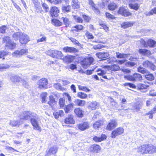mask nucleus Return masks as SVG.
Listing matches in <instances>:
<instances>
[{
  "mask_svg": "<svg viewBox=\"0 0 156 156\" xmlns=\"http://www.w3.org/2000/svg\"><path fill=\"white\" fill-rule=\"evenodd\" d=\"M36 115V114L34 113L30 112L25 111L23 113L22 115H20V118L21 120L23 121V119L31 120L32 118L35 117Z\"/></svg>",
  "mask_w": 156,
  "mask_h": 156,
  "instance_id": "f257e3e1",
  "label": "nucleus"
},
{
  "mask_svg": "<svg viewBox=\"0 0 156 156\" xmlns=\"http://www.w3.org/2000/svg\"><path fill=\"white\" fill-rule=\"evenodd\" d=\"M140 44L144 47L147 48L148 47L151 48H153L155 46L156 42L154 40L149 39L147 42H146L143 39H141L140 41Z\"/></svg>",
  "mask_w": 156,
  "mask_h": 156,
  "instance_id": "f03ea898",
  "label": "nucleus"
},
{
  "mask_svg": "<svg viewBox=\"0 0 156 156\" xmlns=\"http://www.w3.org/2000/svg\"><path fill=\"white\" fill-rule=\"evenodd\" d=\"M48 54L53 58H62L63 55L61 51L56 50H50L48 52Z\"/></svg>",
  "mask_w": 156,
  "mask_h": 156,
  "instance_id": "7ed1b4c3",
  "label": "nucleus"
},
{
  "mask_svg": "<svg viewBox=\"0 0 156 156\" xmlns=\"http://www.w3.org/2000/svg\"><path fill=\"white\" fill-rule=\"evenodd\" d=\"M125 77L128 80L131 81H141L142 80V76L138 73H135L133 75L125 76Z\"/></svg>",
  "mask_w": 156,
  "mask_h": 156,
  "instance_id": "20e7f679",
  "label": "nucleus"
},
{
  "mask_svg": "<svg viewBox=\"0 0 156 156\" xmlns=\"http://www.w3.org/2000/svg\"><path fill=\"white\" fill-rule=\"evenodd\" d=\"M94 60V59L92 57H87L84 59L81 62V64L83 68L86 69L93 62Z\"/></svg>",
  "mask_w": 156,
  "mask_h": 156,
  "instance_id": "39448f33",
  "label": "nucleus"
},
{
  "mask_svg": "<svg viewBox=\"0 0 156 156\" xmlns=\"http://www.w3.org/2000/svg\"><path fill=\"white\" fill-rule=\"evenodd\" d=\"M94 60V59L92 57H87L84 59L81 62V64L83 68L86 69L93 62Z\"/></svg>",
  "mask_w": 156,
  "mask_h": 156,
  "instance_id": "423d86ee",
  "label": "nucleus"
},
{
  "mask_svg": "<svg viewBox=\"0 0 156 156\" xmlns=\"http://www.w3.org/2000/svg\"><path fill=\"white\" fill-rule=\"evenodd\" d=\"M94 60V59L92 57H87L84 59L81 62V64L83 68L86 69L93 62Z\"/></svg>",
  "mask_w": 156,
  "mask_h": 156,
  "instance_id": "0eeeda50",
  "label": "nucleus"
},
{
  "mask_svg": "<svg viewBox=\"0 0 156 156\" xmlns=\"http://www.w3.org/2000/svg\"><path fill=\"white\" fill-rule=\"evenodd\" d=\"M3 41L5 43L6 46H8L10 49H14L16 44L10 40V37H5L3 38Z\"/></svg>",
  "mask_w": 156,
  "mask_h": 156,
  "instance_id": "6e6552de",
  "label": "nucleus"
},
{
  "mask_svg": "<svg viewBox=\"0 0 156 156\" xmlns=\"http://www.w3.org/2000/svg\"><path fill=\"white\" fill-rule=\"evenodd\" d=\"M28 53V51L27 49H22L20 50L15 51L12 53V55L14 57H17L26 55Z\"/></svg>",
  "mask_w": 156,
  "mask_h": 156,
  "instance_id": "1a4fd4ad",
  "label": "nucleus"
},
{
  "mask_svg": "<svg viewBox=\"0 0 156 156\" xmlns=\"http://www.w3.org/2000/svg\"><path fill=\"white\" fill-rule=\"evenodd\" d=\"M118 12L124 16H128L131 15V13L129 11L127 8L125 7H120Z\"/></svg>",
  "mask_w": 156,
  "mask_h": 156,
  "instance_id": "9d476101",
  "label": "nucleus"
},
{
  "mask_svg": "<svg viewBox=\"0 0 156 156\" xmlns=\"http://www.w3.org/2000/svg\"><path fill=\"white\" fill-rule=\"evenodd\" d=\"M124 129L122 127H119L113 131L111 133V137L115 138L116 136L120 135L124 132Z\"/></svg>",
  "mask_w": 156,
  "mask_h": 156,
  "instance_id": "9b49d317",
  "label": "nucleus"
},
{
  "mask_svg": "<svg viewBox=\"0 0 156 156\" xmlns=\"http://www.w3.org/2000/svg\"><path fill=\"white\" fill-rule=\"evenodd\" d=\"M116 57L118 58H126L130 60L134 61V59H136L137 58L133 57L132 56H130L129 54H121L119 52H116Z\"/></svg>",
  "mask_w": 156,
  "mask_h": 156,
  "instance_id": "f8f14e48",
  "label": "nucleus"
},
{
  "mask_svg": "<svg viewBox=\"0 0 156 156\" xmlns=\"http://www.w3.org/2000/svg\"><path fill=\"white\" fill-rule=\"evenodd\" d=\"M148 145H143L137 148V152L141 154H148Z\"/></svg>",
  "mask_w": 156,
  "mask_h": 156,
  "instance_id": "ddd939ff",
  "label": "nucleus"
},
{
  "mask_svg": "<svg viewBox=\"0 0 156 156\" xmlns=\"http://www.w3.org/2000/svg\"><path fill=\"white\" fill-rule=\"evenodd\" d=\"M10 80L14 83L17 85L20 84L22 78L19 76L15 75H12L10 77Z\"/></svg>",
  "mask_w": 156,
  "mask_h": 156,
  "instance_id": "4468645a",
  "label": "nucleus"
},
{
  "mask_svg": "<svg viewBox=\"0 0 156 156\" xmlns=\"http://www.w3.org/2000/svg\"><path fill=\"white\" fill-rule=\"evenodd\" d=\"M30 41V38L27 34L22 33L20 37V41L22 44H26Z\"/></svg>",
  "mask_w": 156,
  "mask_h": 156,
  "instance_id": "2eb2a0df",
  "label": "nucleus"
},
{
  "mask_svg": "<svg viewBox=\"0 0 156 156\" xmlns=\"http://www.w3.org/2000/svg\"><path fill=\"white\" fill-rule=\"evenodd\" d=\"M77 127L79 129L84 131L89 128V124L88 122H83L78 124Z\"/></svg>",
  "mask_w": 156,
  "mask_h": 156,
  "instance_id": "dca6fc26",
  "label": "nucleus"
},
{
  "mask_svg": "<svg viewBox=\"0 0 156 156\" xmlns=\"http://www.w3.org/2000/svg\"><path fill=\"white\" fill-rule=\"evenodd\" d=\"M117 126L116 121L114 119L111 120L108 124L106 129L108 130H111Z\"/></svg>",
  "mask_w": 156,
  "mask_h": 156,
  "instance_id": "f3484780",
  "label": "nucleus"
},
{
  "mask_svg": "<svg viewBox=\"0 0 156 156\" xmlns=\"http://www.w3.org/2000/svg\"><path fill=\"white\" fill-rule=\"evenodd\" d=\"M35 118H36V116L35 117L31 119L30 120L31 122L34 127V129L41 131V129L39 126L38 122Z\"/></svg>",
  "mask_w": 156,
  "mask_h": 156,
  "instance_id": "a211bd4d",
  "label": "nucleus"
},
{
  "mask_svg": "<svg viewBox=\"0 0 156 156\" xmlns=\"http://www.w3.org/2000/svg\"><path fill=\"white\" fill-rule=\"evenodd\" d=\"M48 83V80L45 78H42L40 79L38 83L39 87L41 89L43 88H47V85Z\"/></svg>",
  "mask_w": 156,
  "mask_h": 156,
  "instance_id": "6ab92c4d",
  "label": "nucleus"
},
{
  "mask_svg": "<svg viewBox=\"0 0 156 156\" xmlns=\"http://www.w3.org/2000/svg\"><path fill=\"white\" fill-rule=\"evenodd\" d=\"M57 150L58 148L56 147H52L46 151L45 156H50L54 155L56 153Z\"/></svg>",
  "mask_w": 156,
  "mask_h": 156,
  "instance_id": "aec40b11",
  "label": "nucleus"
},
{
  "mask_svg": "<svg viewBox=\"0 0 156 156\" xmlns=\"http://www.w3.org/2000/svg\"><path fill=\"white\" fill-rule=\"evenodd\" d=\"M96 56L99 58L103 60L106 59L109 56V53L107 51L105 52H99L96 54Z\"/></svg>",
  "mask_w": 156,
  "mask_h": 156,
  "instance_id": "412c9836",
  "label": "nucleus"
},
{
  "mask_svg": "<svg viewBox=\"0 0 156 156\" xmlns=\"http://www.w3.org/2000/svg\"><path fill=\"white\" fill-rule=\"evenodd\" d=\"M22 123L23 121L21 120L20 117L18 120H10L9 123V125L12 127L19 126Z\"/></svg>",
  "mask_w": 156,
  "mask_h": 156,
  "instance_id": "4be33fe9",
  "label": "nucleus"
},
{
  "mask_svg": "<svg viewBox=\"0 0 156 156\" xmlns=\"http://www.w3.org/2000/svg\"><path fill=\"white\" fill-rule=\"evenodd\" d=\"M59 13V10L55 6L52 7L50 11V13L52 17H57L58 16V14Z\"/></svg>",
  "mask_w": 156,
  "mask_h": 156,
  "instance_id": "5701e85b",
  "label": "nucleus"
},
{
  "mask_svg": "<svg viewBox=\"0 0 156 156\" xmlns=\"http://www.w3.org/2000/svg\"><path fill=\"white\" fill-rule=\"evenodd\" d=\"M66 124H74L75 121L73 119V116L72 115H69L65 119L64 121Z\"/></svg>",
  "mask_w": 156,
  "mask_h": 156,
  "instance_id": "b1692460",
  "label": "nucleus"
},
{
  "mask_svg": "<svg viewBox=\"0 0 156 156\" xmlns=\"http://www.w3.org/2000/svg\"><path fill=\"white\" fill-rule=\"evenodd\" d=\"M64 51L66 52L76 53L78 51V50L73 47H66L63 48Z\"/></svg>",
  "mask_w": 156,
  "mask_h": 156,
  "instance_id": "393cba45",
  "label": "nucleus"
},
{
  "mask_svg": "<svg viewBox=\"0 0 156 156\" xmlns=\"http://www.w3.org/2000/svg\"><path fill=\"white\" fill-rule=\"evenodd\" d=\"M101 149V147L99 145L94 144L90 146L89 150L91 152L98 153L100 151Z\"/></svg>",
  "mask_w": 156,
  "mask_h": 156,
  "instance_id": "a878e982",
  "label": "nucleus"
},
{
  "mask_svg": "<svg viewBox=\"0 0 156 156\" xmlns=\"http://www.w3.org/2000/svg\"><path fill=\"white\" fill-rule=\"evenodd\" d=\"M143 66L145 67L149 68L152 70H154L156 69V67L154 65L148 61H146L144 62Z\"/></svg>",
  "mask_w": 156,
  "mask_h": 156,
  "instance_id": "bb28decb",
  "label": "nucleus"
},
{
  "mask_svg": "<svg viewBox=\"0 0 156 156\" xmlns=\"http://www.w3.org/2000/svg\"><path fill=\"white\" fill-rule=\"evenodd\" d=\"M99 106V104L96 101L91 102L88 106L89 109L92 110H94Z\"/></svg>",
  "mask_w": 156,
  "mask_h": 156,
  "instance_id": "cd10ccee",
  "label": "nucleus"
},
{
  "mask_svg": "<svg viewBox=\"0 0 156 156\" xmlns=\"http://www.w3.org/2000/svg\"><path fill=\"white\" fill-rule=\"evenodd\" d=\"M89 4L90 5L92 9L97 14L99 13V10L98 7L96 6L95 4L92 0H88Z\"/></svg>",
  "mask_w": 156,
  "mask_h": 156,
  "instance_id": "c85d7f7f",
  "label": "nucleus"
},
{
  "mask_svg": "<svg viewBox=\"0 0 156 156\" xmlns=\"http://www.w3.org/2000/svg\"><path fill=\"white\" fill-rule=\"evenodd\" d=\"M138 51L140 54L148 56L151 55V54L150 50L146 49H139Z\"/></svg>",
  "mask_w": 156,
  "mask_h": 156,
  "instance_id": "c756f323",
  "label": "nucleus"
},
{
  "mask_svg": "<svg viewBox=\"0 0 156 156\" xmlns=\"http://www.w3.org/2000/svg\"><path fill=\"white\" fill-rule=\"evenodd\" d=\"M148 154H152L156 152V147L155 146L148 144Z\"/></svg>",
  "mask_w": 156,
  "mask_h": 156,
  "instance_id": "7c9ffc66",
  "label": "nucleus"
},
{
  "mask_svg": "<svg viewBox=\"0 0 156 156\" xmlns=\"http://www.w3.org/2000/svg\"><path fill=\"white\" fill-rule=\"evenodd\" d=\"M148 85H146L144 84L140 83L138 86V88L142 92H146L147 91L146 89L149 87Z\"/></svg>",
  "mask_w": 156,
  "mask_h": 156,
  "instance_id": "2f4dec72",
  "label": "nucleus"
},
{
  "mask_svg": "<svg viewBox=\"0 0 156 156\" xmlns=\"http://www.w3.org/2000/svg\"><path fill=\"white\" fill-rule=\"evenodd\" d=\"M133 24L134 23L133 22H126L122 23L121 25V26L122 28L126 29L133 26Z\"/></svg>",
  "mask_w": 156,
  "mask_h": 156,
  "instance_id": "473e14b6",
  "label": "nucleus"
},
{
  "mask_svg": "<svg viewBox=\"0 0 156 156\" xmlns=\"http://www.w3.org/2000/svg\"><path fill=\"white\" fill-rule=\"evenodd\" d=\"M74 112L79 117H82L83 116V112L80 108H76L74 110Z\"/></svg>",
  "mask_w": 156,
  "mask_h": 156,
  "instance_id": "72a5a7b5",
  "label": "nucleus"
},
{
  "mask_svg": "<svg viewBox=\"0 0 156 156\" xmlns=\"http://www.w3.org/2000/svg\"><path fill=\"white\" fill-rule=\"evenodd\" d=\"M103 122L101 120H99L95 122L93 125L94 129H98L100 128L101 126L103 124Z\"/></svg>",
  "mask_w": 156,
  "mask_h": 156,
  "instance_id": "f704fd0d",
  "label": "nucleus"
},
{
  "mask_svg": "<svg viewBox=\"0 0 156 156\" xmlns=\"http://www.w3.org/2000/svg\"><path fill=\"white\" fill-rule=\"evenodd\" d=\"M74 104L72 102L70 104L66 105L64 108L65 112L66 113H68L70 110H72Z\"/></svg>",
  "mask_w": 156,
  "mask_h": 156,
  "instance_id": "c9c22d12",
  "label": "nucleus"
},
{
  "mask_svg": "<svg viewBox=\"0 0 156 156\" xmlns=\"http://www.w3.org/2000/svg\"><path fill=\"white\" fill-rule=\"evenodd\" d=\"M72 6L74 9L79 8L80 7V5L78 0H72Z\"/></svg>",
  "mask_w": 156,
  "mask_h": 156,
  "instance_id": "e433bc0d",
  "label": "nucleus"
},
{
  "mask_svg": "<svg viewBox=\"0 0 156 156\" xmlns=\"http://www.w3.org/2000/svg\"><path fill=\"white\" fill-rule=\"evenodd\" d=\"M53 86L54 88L58 90H60L62 91H64L65 90V88L62 87L60 84L59 83H54Z\"/></svg>",
  "mask_w": 156,
  "mask_h": 156,
  "instance_id": "4c0bfd02",
  "label": "nucleus"
},
{
  "mask_svg": "<svg viewBox=\"0 0 156 156\" xmlns=\"http://www.w3.org/2000/svg\"><path fill=\"white\" fill-rule=\"evenodd\" d=\"M47 95V93L46 92H43L41 94L42 103H45L46 102Z\"/></svg>",
  "mask_w": 156,
  "mask_h": 156,
  "instance_id": "58836bf2",
  "label": "nucleus"
},
{
  "mask_svg": "<svg viewBox=\"0 0 156 156\" xmlns=\"http://www.w3.org/2000/svg\"><path fill=\"white\" fill-rule=\"evenodd\" d=\"M129 6L131 9L137 10L140 7V5L137 3H131L129 4Z\"/></svg>",
  "mask_w": 156,
  "mask_h": 156,
  "instance_id": "ea45409f",
  "label": "nucleus"
},
{
  "mask_svg": "<svg viewBox=\"0 0 156 156\" xmlns=\"http://www.w3.org/2000/svg\"><path fill=\"white\" fill-rule=\"evenodd\" d=\"M60 20L63 21V23L66 27L68 26L70 24V21L69 19L66 17H62L60 19Z\"/></svg>",
  "mask_w": 156,
  "mask_h": 156,
  "instance_id": "a19ab883",
  "label": "nucleus"
},
{
  "mask_svg": "<svg viewBox=\"0 0 156 156\" xmlns=\"http://www.w3.org/2000/svg\"><path fill=\"white\" fill-rule=\"evenodd\" d=\"M117 5L114 3H112L109 4L108 6V9L111 10H113L117 8Z\"/></svg>",
  "mask_w": 156,
  "mask_h": 156,
  "instance_id": "79ce46f5",
  "label": "nucleus"
},
{
  "mask_svg": "<svg viewBox=\"0 0 156 156\" xmlns=\"http://www.w3.org/2000/svg\"><path fill=\"white\" fill-rule=\"evenodd\" d=\"M49 101L48 102V104L51 107H52L54 104L55 103V100L53 97L51 95L49 97Z\"/></svg>",
  "mask_w": 156,
  "mask_h": 156,
  "instance_id": "37998d69",
  "label": "nucleus"
},
{
  "mask_svg": "<svg viewBox=\"0 0 156 156\" xmlns=\"http://www.w3.org/2000/svg\"><path fill=\"white\" fill-rule=\"evenodd\" d=\"M145 76L146 78L150 80H154V77L152 74H150L148 72V73L146 74L145 75Z\"/></svg>",
  "mask_w": 156,
  "mask_h": 156,
  "instance_id": "c03bdc74",
  "label": "nucleus"
},
{
  "mask_svg": "<svg viewBox=\"0 0 156 156\" xmlns=\"http://www.w3.org/2000/svg\"><path fill=\"white\" fill-rule=\"evenodd\" d=\"M22 33L19 32L14 33L12 35V37L15 40H18L19 37L21 36Z\"/></svg>",
  "mask_w": 156,
  "mask_h": 156,
  "instance_id": "a18cd8bd",
  "label": "nucleus"
},
{
  "mask_svg": "<svg viewBox=\"0 0 156 156\" xmlns=\"http://www.w3.org/2000/svg\"><path fill=\"white\" fill-rule=\"evenodd\" d=\"M9 66L7 64H0V71H2L4 70L9 68Z\"/></svg>",
  "mask_w": 156,
  "mask_h": 156,
  "instance_id": "49530a36",
  "label": "nucleus"
},
{
  "mask_svg": "<svg viewBox=\"0 0 156 156\" xmlns=\"http://www.w3.org/2000/svg\"><path fill=\"white\" fill-rule=\"evenodd\" d=\"M8 54V52L6 51H0V59H2L3 60L5 59L4 56Z\"/></svg>",
  "mask_w": 156,
  "mask_h": 156,
  "instance_id": "de8ad7c7",
  "label": "nucleus"
},
{
  "mask_svg": "<svg viewBox=\"0 0 156 156\" xmlns=\"http://www.w3.org/2000/svg\"><path fill=\"white\" fill-rule=\"evenodd\" d=\"M87 95L82 92H79L77 93L78 97L82 99L85 98L87 97Z\"/></svg>",
  "mask_w": 156,
  "mask_h": 156,
  "instance_id": "09e8293b",
  "label": "nucleus"
},
{
  "mask_svg": "<svg viewBox=\"0 0 156 156\" xmlns=\"http://www.w3.org/2000/svg\"><path fill=\"white\" fill-rule=\"evenodd\" d=\"M32 1L33 2V3L34 4V5L35 6V7L36 8V11L37 10V9H39L41 8L40 7V3L38 2V0H32Z\"/></svg>",
  "mask_w": 156,
  "mask_h": 156,
  "instance_id": "8fccbe9b",
  "label": "nucleus"
},
{
  "mask_svg": "<svg viewBox=\"0 0 156 156\" xmlns=\"http://www.w3.org/2000/svg\"><path fill=\"white\" fill-rule=\"evenodd\" d=\"M138 71L143 74H145L147 73H148V71L145 69L144 68L142 67H139L138 69Z\"/></svg>",
  "mask_w": 156,
  "mask_h": 156,
  "instance_id": "3c124183",
  "label": "nucleus"
},
{
  "mask_svg": "<svg viewBox=\"0 0 156 156\" xmlns=\"http://www.w3.org/2000/svg\"><path fill=\"white\" fill-rule=\"evenodd\" d=\"M70 9V6L69 5L63 6L62 8V11L64 12H68Z\"/></svg>",
  "mask_w": 156,
  "mask_h": 156,
  "instance_id": "603ef678",
  "label": "nucleus"
},
{
  "mask_svg": "<svg viewBox=\"0 0 156 156\" xmlns=\"http://www.w3.org/2000/svg\"><path fill=\"white\" fill-rule=\"evenodd\" d=\"M63 60L64 61L68 63L71 62L73 60L71 56L70 55L66 56L64 58Z\"/></svg>",
  "mask_w": 156,
  "mask_h": 156,
  "instance_id": "864d4df0",
  "label": "nucleus"
},
{
  "mask_svg": "<svg viewBox=\"0 0 156 156\" xmlns=\"http://www.w3.org/2000/svg\"><path fill=\"white\" fill-rule=\"evenodd\" d=\"M97 72H98V74L101 76H104L106 73L105 71L100 69H98L97 70Z\"/></svg>",
  "mask_w": 156,
  "mask_h": 156,
  "instance_id": "5fc2aeb1",
  "label": "nucleus"
},
{
  "mask_svg": "<svg viewBox=\"0 0 156 156\" xmlns=\"http://www.w3.org/2000/svg\"><path fill=\"white\" fill-rule=\"evenodd\" d=\"M111 69L112 71H115L119 70L120 69V68L118 65H113L111 66Z\"/></svg>",
  "mask_w": 156,
  "mask_h": 156,
  "instance_id": "6e6d98bb",
  "label": "nucleus"
},
{
  "mask_svg": "<svg viewBox=\"0 0 156 156\" xmlns=\"http://www.w3.org/2000/svg\"><path fill=\"white\" fill-rule=\"evenodd\" d=\"M59 103L60 107H63L65 105V100L62 98H60L59 100Z\"/></svg>",
  "mask_w": 156,
  "mask_h": 156,
  "instance_id": "4d7b16f0",
  "label": "nucleus"
},
{
  "mask_svg": "<svg viewBox=\"0 0 156 156\" xmlns=\"http://www.w3.org/2000/svg\"><path fill=\"white\" fill-rule=\"evenodd\" d=\"M63 95L64 98L68 99L69 101V102L70 103L72 101L71 97L67 93H63Z\"/></svg>",
  "mask_w": 156,
  "mask_h": 156,
  "instance_id": "13d9d810",
  "label": "nucleus"
},
{
  "mask_svg": "<svg viewBox=\"0 0 156 156\" xmlns=\"http://www.w3.org/2000/svg\"><path fill=\"white\" fill-rule=\"evenodd\" d=\"M69 39L74 44L77 45L79 46H80L81 44L79 43V42L74 38L73 37H71Z\"/></svg>",
  "mask_w": 156,
  "mask_h": 156,
  "instance_id": "bf43d9fd",
  "label": "nucleus"
},
{
  "mask_svg": "<svg viewBox=\"0 0 156 156\" xmlns=\"http://www.w3.org/2000/svg\"><path fill=\"white\" fill-rule=\"evenodd\" d=\"M75 29L73 30L76 31H78L79 30H81L83 29V27L81 25H78L74 27Z\"/></svg>",
  "mask_w": 156,
  "mask_h": 156,
  "instance_id": "052dcab7",
  "label": "nucleus"
},
{
  "mask_svg": "<svg viewBox=\"0 0 156 156\" xmlns=\"http://www.w3.org/2000/svg\"><path fill=\"white\" fill-rule=\"evenodd\" d=\"M116 61V58L114 57H109L107 60L108 62L109 63H112Z\"/></svg>",
  "mask_w": 156,
  "mask_h": 156,
  "instance_id": "680f3d73",
  "label": "nucleus"
},
{
  "mask_svg": "<svg viewBox=\"0 0 156 156\" xmlns=\"http://www.w3.org/2000/svg\"><path fill=\"white\" fill-rule=\"evenodd\" d=\"M53 22L54 23L55 25L56 26H61L62 24V22H61L60 21L57 20H53Z\"/></svg>",
  "mask_w": 156,
  "mask_h": 156,
  "instance_id": "e2e57ef3",
  "label": "nucleus"
},
{
  "mask_svg": "<svg viewBox=\"0 0 156 156\" xmlns=\"http://www.w3.org/2000/svg\"><path fill=\"white\" fill-rule=\"evenodd\" d=\"M141 105L140 104H135L133 106L134 108L136 110V112H138L141 108Z\"/></svg>",
  "mask_w": 156,
  "mask_h": 156,
  "instance_id": "0e129e2a",
  "label": "nucleus"
},
{
  "mask_svg": "<svg viewBox=\"0 0 156 156\" xmlns=\"http://www.w3.org/2000/svg\"><path fill=\"white\" fill-rule=\"evenodd\" d=\"M74 18L77 22L79 23H82L83 22V20L80 17L77 16H74Z\"/></svg>",
  "mask_w": 156,
  "mask_h": 156,
  "instance_id": "69168bd1",
  "label": "nucleus"
},
{
  "mask_svg": "<svg viewBox=\"0 0 156 156\" xmlns=\"http://www.w3.org/2000/svg\"><path fill=\"white\" fill-rule=\"evenodd\" d=\"M86 35L87 38L89 39L94 38V36L93 35L87 31L86 32Z\"/></svg>",
  "mask_w": 156,
  "mask_h": 156,
  "instance_id": "338daca9",
  "label": "nucleus"
},
{
  "mask_svg": "<svg viewBox=\"0 0 156 156\" xmlns=\"http://www.w3.org/2000/svg\"><path fill=\"white\" fill-rule=\"evenodd\" d=\"M103 47V45L100 44L94 45L93 47V48L95 50L100 49L102 48Z\"/></svg>",
  "mask_w": 156,
  "mask_h": 156,
  "instance_id": "774afa93",
  "label": "nucleus"
}]
</instances>
